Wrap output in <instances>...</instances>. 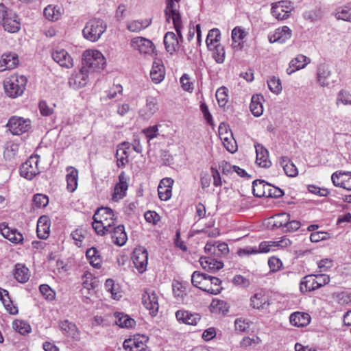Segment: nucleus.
Returning <instances> with one entry per match:
<instances>
[{
    "label": "nucleus",
    "mask_w": 351,
    "mask_h": 351,
    "mask_svg": "<svg viewBox=\"0 0 351 351\" xmlns=\"http://www.w3.org/2000/svg\"><path fill=\"white\" fill-rule=\"evenodd\" d=\"M106 63L104 55L97 50H86L82 54V66L90 73L103 70Z\"/></svg>",
    "instance_id": "nucleus-1"
},
{
    "label": "nucleus",
    "mask_w": 351,
    "mask_h": 351,
    "mask_svg": "<svg viewBox=\"0 0 351 351\" xmlns=\"http://www.w3.org/2000/svg\"><path fill=\"white\" fill-rule=\"evenodd\" d=\"M27 80L24 75H12L3 82V87L6 95L12 98L21 96L25 89Z\"/></svg>",
    "instance_id": "nucleus-2"
},
{
    "label": "nucleus",
    "mask_w": 351,
    "mask_h": 351,
    "mask_svg": "<svg viewBox=\"0 0 351 351\" xmlns=\"http://www.w3.org/2000/svg\"><path fill=\"white\" fill-rule=\"evenodd\" d=\"M107 27L106 24L101 19L89 20L82 30L84 37L91 42L97 41Z\"/></svg>",
    "instance_id": "nucleus-3"
},
{
    "label": "nucleus",
    "mask_w": 351,
    "mask_h": 351,
    "mask_svg": "<svg viewBox=\"0 0 351 351\" xmlns=\"http://www.w3.org/2000/svg\"><path fill=\"white\" fill-rule=\"evenodd\" d=\"M180 0H167L165 8V16L168 22L172 21L176 31L180 34L182 38V29L183 28L181 16L178 10V2Z\"/></svg>",
    "instance_id": "nucleus-4"
},
{
    "label": "nucleus",
    "mask_w": 351,
    "mask_h": 351,
    "mask_svg": "<svg viewBox=\"0 0 351 351\" xmlns=\"http://www.w3.org/2000/svg\"><path fill=\"white\" fill-rule=\"evenodd\" d=\"M104 214H110V208H98L93 215L92 227L99 235H104L108 232L110 223H108V217H104Z\"/></svg>",
    "instance_id": "nucleus-5"
},
{
    "label": "nucleus",
    "mask_w": 351,
    "mask_h": 351,
    "mask_svg": "<svg viewBox=\"0 0 351 351\" xmlns=\"http://www.w3.org/2000/svg\"><path fill=\"white\" fill-rule=\"evenodd\" d=\"M118 180V182L114 185V191L111 194V201L115 202H118L126 197L130 178L124 171H121L119 175Z\"/></svg>",
    "instance_id": "nucleus-6"
},
{
    "label": "nucleus",
    "mask_w": 351,
    "mask_h": 351,
    "mask_svg": "<svg viewBox=\"0 0 351 351\" xmlns=\"http://www.w3.org/2000/svg\"><path fill=\"white\" fill-rule=\"evenodd\" d=\"M7 127L12 134L21 135L31 128V121L29 119L14 116L10 118Z\"/></svg>",
    "instance_id": "nucleus-7"
},
{
    "label": "nucleus",
    "mask_w": 351,
    "mask_h": 351,
    "mask_svg": "<svg viewBox=\"0 0 351 351\" xmlns=\"http://www.w3.org/2000/svg\"><path fill=\"white\" fill-rule=\"evenodd\" d=\"M149 337L145 335H136L133 338L125 339L123 343L125 351H146Z\"/></svg>",
    "instance_id": "nucleus-8"
},
{
    "label": "nucleus",
    "mask_w": 351,
    "mask_h": 351,
    "mask_svg": "<svg viewBox=\"0 0 351 351\" xmlns=\"http://www.w3.org/2000/svg\"><path fill=\"white\" fill-rule=\"evenodd\" d=\"M38 156H31L28 160L23 162L20 167V175L27 179L32 180L39 173L38 168Z\"/></svg>",
    "instance_id": "nucleus-9"
},
{
    "label": "nucleus",
    "mask_w": 351,
    "mask_h": 351,
    "mask_svg": "<svg viewBox=\"0 0 351 351\" xmlns=\"http://www.w3.org/2000/svg\"><path fill=\"white\" fill-rule=\"evenodd\" d=\"M132 259L135 267L140 273L146 270L148 263V253L144 247H136L133 251Z\"/></svg>",
    "instance_id": "nucleus-10"
},
{
    "label": "nucleus",
    "mask_w": 351,
    "mask_h": 351,
    "mask_svg": "<svg viewBox=\"0 0 351 351\" xmlns=\"http://www.w3.org/2000/svg\"><path fill=\"white\" fill-rule=\"evenodd\" d=\"M142 304L149 311L152 316L157 315L159 309L158 298L154 291L144 292L142 295Z\"/></svg>",
    "instance_id": "nucleus-11"
},
{
    "label": "nucleus",
    "mask_w": 351,
    "mask_h": 351,
    "mask_svg": "<svg viewBox=\"0 0 351 351\" xmlns=\"http://www.w3.org/2000/svg\"><path fill=\"white\" fill-rule=\"evenodd\" d=\"M293 8V5L290 1H280L272 4L271 13L276 19L282 20L289 16V13Z\"/></svg>",
    "instance_id": "nucleus-12"
},
{
    "label": "nucleus",
    "mask_w": 351,
    "mask_h": 351,
    "mask_svg": "<svg viewBox=\"0 0 351 351\" xmlns=\"http://www.w3.org/2000/svg\"><path fill=\"white\" fill-rule=\"evenodd\" d=\"M89 72L82 66L79 71H75L69 79V85L74 90L85 86L88 81Z\"/></svg>",
    "instance_id": "nucleus-13"
},
{
    "label": "nucleus",
    "mask_w": 351,
    "mask_h": 351,
    "mask_svg": "<svg viewBox=\"0 0 351 351\" xmlns=\"http://www.w3.org/2000/svg\"><path fill=\"white\" fill-rule=\"evenodd\" d=\"M177 35L173 32H167L164 36L163 42L165 50L170 55H173L180 48V43L183 42V36L182 38L180 34L176 32Z\"/></svg>",
    "instance_id": "nucleus-14"
},
{
    "label": "nucleus",
    "mask_w": 351,
    "mask_h": 351,
    "mask_svg": "<svg viewBox=\"0 0 351 351\" xmlns=\"http://www.w3.org/2000/svg\"><path fill=\"white\" fill-rule=\"evenodd\" d=\"M130 45L134 49L138 51L141 53L151 54L154 50L153 43L150 40L141 36L132 38Z\"/></svg>",
    "instance_id": "nucleus-15"
},
{
    "label": "nucleus",
    "mask_w": 351,
    "mask_h": 351,
    "mask_svg": "<svg viewBox=\"0 0 351 351\" xmlns=\"http://www.w3.org/2000/svg\"><path fill=\"white\" fill-rule=\"evenodd\" d=\"M0 232L5 239L9 240L12 243H23L24 239L23 234L16 229L8 227L5 223H1L0 224Z\"/></svg>",
    "instance_id": "nucleus-16"
},
{
    "label": "nucleus",
    "mask_w": 351,
    "mask_h": 351,
    "mask_svg": "<svg viewBox=\"0 0 351 351\" xmlns=\"http://www.w3.org/2000/svg\"><path fill=\"white\" fill-rule=\"evenodd\" d=\"M275 241H262L260 243L258 247H247L239 249L238 254L239 256H245L250 254H256L258 253H268L274 250Z\"/></svg>",
    "instance_id": "nucleus-17"
},
{
    "label": "nucleus",
    "mask_w": 351,
    "mask_h": 351,
    "mask_svg": "<svg viewBox=\"0 0 351 351\" xmlns=\"http://www.w3.org/2000/svg\"><path fill=\"white\" fill-rule=\"evenodd\" d=\"M131 154V145L129 142L121 143L117 149V165L119 167H123L128 163V157Z\"/></svg>",
    "instance_id": "nucleus-18"
},
{
    "label": "nucleus",
    "mask_w": 351,
    "mask_h": 351,
    "mask_svg": "<svg viewBox=\"0 0 351 351\" xmlns=\"http://www.w3.org/2000/svg\"><path fill=\"white\" fill-rule=\"evenodd\" d=\"M292 35V31L287 26H282L277 28L274 33L269 35V41L271 43H278L280 44L286 43Z\"/></svg>",
    "instance_id": "nucleus-19"
},
{
    "label": "nucleus",
    "mask_w": 351,
    "mask_h": 351,
    "mask_svg": "<svg viewBox=\"0 0 351 351\" xmlns=\"http://www.w3.org/2000/svg\"><path fill=\"white\" fill-rule=\"evenodd\" d=\"M173 183L174 181L171 178H165L160 180L158 186V193L161 200L167 201L171 198Z\"/></svg>",
    "instance_id": "nucleus-20"
},
{
    "label": "nucleus",
    "mask_w": 351,
    "mask_h": 351,
    "mask_svg": "<svg viewBox=\"0 0 351 351\" xmlns=\"http://www.w3.org/2000/svg\"><path fill=\"white\" fill-rule=\"evenodd\" d=\"M176 317L179 322L192 326L197 325L201 319V315L199 314L184 310L177 311Z\"/></svg>",
    "instance_id": "nucleus-21"
},
{
    "label": "nucleus",
    "mask_w": 351,
    "mask_h": 351,
    "mask_svg": "<svg viewBox=\"0 0 351 351\" xmlns=\"http://www.w3.org/2000/svg\"><path fill=\"white\" fill-rule=\"evenodd\" d=\"M158 110V103L156 97L149 96L146 99L145 105L140 110V115L145 119L151 118Z\"/></svg>",
    "instance_id": "nucleus-22"
},
{
    "label": "nucleus",
    "mask_w": 351,
    "mask_h": 351,
    "mask_svg": "<svg viewBox=\"0 0 351 351\" xmlns=\"http://www.w3.org/2000/svg\"><path fill=\"white\" fill-rule=\"evenodd\" d=\"M165 77V69L161 60H156L152 64L150 71V77L154 84H160Z\"/></svg>",
    "instance_id": "nucleus-23"
},
{
    "label": "nucleus",
    "mask_w": 351,
    "mask_h": 351,
    "mask_svg": "<svg viewBox=\"0 0 351 351\" xmlns=\"http://www.w3.org/2000/svg\"><path fill=\"white\" fill-rule=\"evenodd\" d=\"M52 58L60 66L65 68H71L73 66V59L69 53L64 49H57L52 54Z\"/></svg>",
    "instance_id": "nucleus-24"
},
{
    "label": "nucleus",
    "mask_w": 351,
    "mask_h": 351,
    "mask_svg": "<svg viewBox=\"0 0 351 351\" xmlns=\"http://www.w3.org/2000/svg\"><path fill=\"white\" fill-rule=\"evenodd\" d=\"M19 63L18 55L16 53H4L0 58V72L16 68Z\"/></svg>",
    "instance_id": "nucleus-25"
},
{
    "label": "nucleus",
    "mask_w": 351,
    "mask_h": 351,
    "mask_svg": "<svg viewBox=\"0 0 351 351\" xmlns=\"http://www.w3.org/2000/svg\"><path fill=\"white\" fill-rule=\"evenodd\" d=\"M268 296L262 291L254 293L250 298V306L258 310H263L269 306Z\"/></svg>",
    "instance_id": "nucleus-26"
},
{
    "label": "nucleus",
    "mask_w": 351,
    "mask_h": 351,
    "mask_svg": "<svg viewBox=\"0 0 351 351\" xmlns=\"http://www.w3.org/2000/svg\"><path fill=\"white\" fill-rule=\"evenodd\" d=\"M310 62L309 58L302 54L298 55L289 62V67L287 69V73L291 75L296 71L304 69Z\"/></svg>",
    "instance_id": "nucleus-27"
},
{
    "label": "nucleus",
    "mask_w": 351,
    "mask_h": 351,
    "mask_svg": "<svg viewBox=\"0 0 351 351\" xmlns=\"http://www.w3.org/2000/svg\"><path fill=\"white\" fill-rule=\"evenodd\" d=\"M60 327L64 335L75 341L80 339V333L75 324L66 319L60 322Z\"/></svg>",
    "instance_id": "nucleus-28"
},
{
    "label": "nucleus",
    "mask_w": 351,
    "mask_h": 351,
    "mask_svg": "<svg viewBox=\"0 0 351 351\" xmlns=\"http://www.w3.org/2000/svg\"><path fill=\"white\" fill-rule=\"evenodd\" d=\"M254 146L256 154V164L259 167L269 168L271 165V162L269 159V152L267 149L261 144H256Z\"/></svg>",
    "instance_id": "nucleus-29"
},
{
    "label": "nucleus",
    "mask_w": 351,
    "mask_h": 351,
    "mask_svg": "<svg viewBox=\"0 0 351 351\" xmlns=\"http://www.w3.org/2000/svg\"><path fill=\"white\" fill-rule=\"evenodd\" d=\"M290 323L297 327L306 326L311 322L309 314L304 312H295L289 317Z\"/></svg>",
    "instance_id": "nucleus-30"
},
{
    "label": "nucleus",
    "mask_w": 351,
    "mask_h": 351,
    "mask_svg": "<svg viewBox=\"0 0 351 351\" xmlns=\"http://www.w3.org/2000/svg\"><path fill=\"white\" fill-rule=\"evenodd\" d=\"M199 263L204 269L210 271H217L223 267L222 261L212 257H201Z\"/></svg>",
    "instance_id": "nucleus-31"
},
{
    "label": "nucleus",
    "mask_w": 351,
    "mask_h": 351,
    "mask_svg": "<svg viewBox=\"0 0 351 351\" xmlns=\"http://www.w3.org/2000/svg\"><path fill=\"white\" fill-rule=\"evenodd\" d=\"M111 239L113 243L118 246L125 245L128 240V236L124 226L119 225L115 227L113 231H111Z\"/></svg>",
    "instance_id": "nucleus-32"
},
{
    "label": "nucleus",
    "mask_w": 351,
    "mask_h": 351,
    "mask_svg": "<svg viewBox=\"0 0 351 351\" xmlns=\"http://www.w3.org/2000/svg\"><path fill=\"white\" fill-rule=\"evenodd\" d=\"M66 171V189L69 192L73 193L77 187L78 171L73 167H68Z\"/></svg>",
    "instance_id": "nucleus-33"
},
{
    "label": "nucleus",
    "mask_w": 351,
    "mask_h": 351,
    "mask_svg": "<svg viewBox=\"0 0 351 351\" xmlns=\"http://www.w3.org/2000/svg\"><path fill=\"white\" fill-rule=\"evenodd\" d=\"M152 19L132 20L127 23L126 27L131 32L138 33L148 27L152 24Z\"/></svg>",
    "instance_id": "nucleus-34"
},
{
    "label": "nucleus",
    "mask_w": 351,
    "mask_h": 351,
    "mask_svg": "<svg viewBox=\"0 0 351 351\" xmlns=\"http://www.w3.org/2000/svg\"><path fill=\"white\" fill-rule=\"evenodd\" d=\"M270 184L262 180H256L252 183V191L258 197H267Z\"/></svg>",
    "instance_id": "nucleus-35"
},
{
    "label": "nucleus",
    "mask_w": 351,
    "mask_h": 351,
    "mask_svg": "<svg viewBox=\"0 0 351 351\" xmlns=\"http://www.w3.org/2000/svg\"><path fill=\"white\" fill-rule=\"evenodd\" d=\"M263 100V96L261 94L254 95L252 97L250 109L254 117H258L263 114V107L262 101Z\"/></svg>",
    "instance_id": "nucleus-36"
},
{
    "label": "nucleus",
    "mask_w": 351,
    "mask_h": 351,
    "mask_svg": "<svg viewBox=\"0 0 351 351\" xmlns=\"http://www.w3.org/2000/svg\"><path fill=\"white\" fill-rule=\"evenodd\" d=\"M279 162L287 176L295 177L298 174L297 167L288 157L282 156Z\"/></svg>",
    "instance_id": "nucleus-37"
},
{
    "label": "nucleus",
    "mask_w": 351,
    "mask_h": 351,
    "mask_svg": "<svg viewBox=\"0 0 351 351\" xmlns=\"http://www.w3.org/2000/svg\"><path fill=\"white\" fill-rule=\"evenodd\" d=\"M330 75V71L328 66L326 64H320L317 68V79L320 86L324 87L329 85L328 78Z\"/></svg>",
    "instance_id": "nucleus-38"
},
{
    "label": "nucleus",
    "mask_w": 351,
    "mask_h": 351,
    "mask_svg": "<svg viewBox=\"0 0 351 351\" xmlns=\"http://www.w3.org/2000/svg\"><path fill=\"white\" fill-rule=\"evenodd\" d=\"M115 323L121 328H132L136 325L134 319L123 313H114Z\"/></svg>",
    "instance_id": "nucleus-39"
},
{
    "label": "nucleus",
    "mask_w": 351,
    "mask_h": 351,
    "mask_svg": "<svg viewBox=\"0 0 351 351\" xmlns=\"http://www.w3.org/2000/svg\"><path fill=\"white\" fill-rule=\"evenodd\" d=\"M14 276L18 282L25 283L27 282L30 276L29 269L24 265L18 263L15 265Z\"/></svg>",
    "instance_id": "nucleus-40"
},
{
    "label": "nucleus",
    "mask_w": 351,
    "mask_h": 351,
    "mask_svg": "<svg viewBox=\"0 0 351 351\" xmlns=\"http://www.w3.org/2000/svg\"><path fill=\"white\" fill-rule=\"evenodd\" d=\"M315 280V275H308L302 278L300 284V291L307 292L317 289Z\"/></svg>",
    "instance_id": "nucleus-41"
},
{
    "label": "nucleus",
    "mask_w": 351,
    "mask_h": 351,
    "mask_svg": "<svg viewBox=\"0 0 351 351\" xmlns=\"http://www.w3.org/2000/svg\"><path fill=\"white\" fill-rule=\"evenodd\" d=\"M0 300L2 301L5 309L12 315L18 313L17 307L12 304L9 297V293L7 290L0 288Z\"/></svg>",
    "instance_id": "nucleus-42"
},
{
    "label": "nucleus",
    "mask_w": 351,
    "mask_h": 351,
    "mask_svg": "<svg viewBox=\"0 0 351 351\" xmlns=\"http://www.w3.org/2000/svg\"><path fill=\"white\" fill-rule=\"evenodd\" d=\"M4 29L10 33H16L21 29V23L18 15L14 13V16L9 17L3 25Z\"/></svg>",
    "instance_id": "nucleus-43"
},
{
    "label": "nucleus",
    "mask_w": 351,
    "mask_h": 351,
    "mask_svg": "<svg viewBox=\"0 0 351 351\" xmlns=\"http://www.w3.org/2000/svg\"><path fill=\"white\" fill-rule=\"evenodd\" d=\"M86 256L87 259L89 261L90 264L93 267L97 269L101 267V258L99 254V252L95 247H91L87 250Z\"/></svg>",
    "instance_id": "nucleus-44"
},
{
    "label": "nucleus",
    "mask_w": 351,
    "mask_h": 351,
    "mask_svg": "<svg viewBox=\"0 0 351 351\" xmlns=\"http://www.w3.org/2000/svg\"><path fill=\"white\" fill-rule=\"evenodd\" d=\"M291 218L290 215L286 213H282L278 215H276L273 217V225L274 228H280L282 231H283L285 228L287 223H288V220Z\"/></svg>",
    "instance_id": "nucleus-45"
},
{
    "label": "nucleus",
    "mask_w": 351,
    "mask_h": 351,
    "mask_svg": "<svg viewBox=\"0 0 351 351\" xmlns=\"http://www.w3.org/2000/svg\"><path fill=\"white\" fill-rule=\"evenodd\" d=\"M221 38L220 31L214 28L210 29L207 35L206 43L208 49H212V47L216 44H219V42Z\"/></svg>",
    "instance_id": "nucleus-46"
},
{
    "label": "nucleus",
    "mask_w": 351,
    "mask_h": 351,
    "mask_svg": "<svg viewBox=\"0 0 351 351\" xmlns=\"http://www.w3.org/2000/svg\"><path fill=\"white\" fill-rule=\"evenodd\" d=\"M336 18L339 20L351 21V2L337 10Z\"/></svg>",
    "instance_id": "nucleus-47"
},
{
    "label": "nucleus",
    "mask_w": 351,
    "mask_h": 351,
    "mask_svg": "<svg viewBox=\"0 0 351 351\" xmlns=\"http://www.w3.org/2000/svg\"><path fill=\"white\" fill-rule=\"evenodd\" d=\"M351 174L350 171H345V172H335L332 173L331 176V180L333 183V184L335 186H339L343 188L346 190H348V184H349V182H347V180H341V177L343 176L350 175Z\"/></svg>",
    "instance_id": "nucleus-48"
},
{
    "label": "nucleus",
    "mask_w": 351,
    "mask_h": 351,
    "mask_svg": "<svg viewBox=\"0 0 351 351\" xmlns=\"http://www.w3.org/2000/svg\"><path fill=\"white\" fill-rule=\"evenodd\" d=\"M213 58L217 63L221 64L225 60V49L224 47L221 44H216L212 47Z\"/></svg>",
    "instance_id": "nucleus-49"
},
{
    "label": "nucleus",
    "mask_w": 351,
    "mask_h": 351,
    "mask_svg": "<svg viewBox=\"0 0 351 351\" xmlns=\"http://www.w3.org/2000/svg\"><path fill=\"white\" fill-rule=\"evenodd\" d=\"M84 278H86L83 281V288L81 290L82 294L84 295L88 293L90 290H93L96 287V280L92 278L90 273H86L84 274Z\"/></svg>",
    "instance_id": "nucleus-50"
},
{
    "label": "nucleus",
    "mask_w": 351,
    "mask_h": 351,
    "mask_svg": "<svg viewBox=\"0 0 351 351\" xmlns=\"http://www.w3.org/2000/svg\"><path fill=\"white\" fill-rule=\"evenodd\" d=\"M48 204L49 199L47 195L40 193L34 195L32 199V207L34 209L45 208Z\"/></svg>",
    "instance_id": "nucleus-51"
},
{
    "label": "nucleus",
    "mask_w": 351,
    "mask_h": 351,
    "mask_svg": "<svg viewBox=\"0 0 351 351\" xmlns=\"http://www.w3.org/2000/svg\"><path fill=\"white\" fill-rule=\"evenodd\" d=\"M216 99L220 107H224L228 101V90L225 86L219 88L215 94Z\"/></svg>",
    "instance_id": "nucleus-52"
},
{
    "label": "nucleus",
    "mask_w": 351,
    "mask_h": 351,
    "mask_svg": "<svg viewBox=\"0 0 351 351\" xmlns=\"http://www.w3.org/2000/svg\"><path fill=\"white\" fill-rule=\"evenodd\" d=\"M13 328L21 335H26L31 332L30 325L23 320H15L12 324Z\"/></svg>",
    "instance_id": "nucleus-53"
},
{
    "label": "nucleus",
    "mask_w": 351,
    "mask_h": 351,
    "mask_svg": "<svg viewBox=\"0 0 351 351\" xmlns=\"http://www.w3.org/2000/svg\"><path fill=\"white\" fill-rule=\"evenodd\" d=\"M335 104L337 106L340 104L344 106H351V93L346 90H341L337 95Z\"/></svg>",
    "instance_id": "nucleus-54"
},
{
    "label": "nucleus",
    "mask_w": 351,
    "mask_h": 351,
    "mask_svg": "<svg viewBox=\"0 0 351 351\" xmlns=\"http://www.w3.org/2000/svg\"><path fill=\"white\" fill-rule=\"evenodd\" d=\"M332 298L340 305H346L351 302V293L348 291L334 293Z\"/></svg>",
    "instance_id": "nucleus-55"
},
{
    "label": "nucleus",
    "mask_w": 351,
    "mask_h": 351,
    "mask_svg": "<svg viewBox=\"0 0 351 351\" xmlns=\"http://www.w3.org/2000/svg\"><path fill=\"white\" fill-rule=\"evenodd\" d=\"M123 86L120 84H114L111 86V100L114 99L113 102L121 101L123 98Z\"/></svg>",
    "instance_id": "nucleus-56"
},
{
    "label": "nucleus",
    "mask_w": 351,
    "mask_h": 351,
    "mask_svg": "<svg viewBox=\"0 0 351 351\" xmlns=\"http://www.w3.org/2000/svg\"><path fill=\"white\" fill-rule=\"evenodd\" d=\"M14 12L8 9L3 3H0V24L3 26L7 19L14 16Z\"/></svg>",
    "instance_id": "nucleus-57"
},
{
    "label": "nucleus",
    "mask_w": 351,
    "mask_h": 351,
    "mask_svg": "<svg viewBox=\"0 0 351 351\" xmlns=\"http://www.w3.org/2000/svg\"><path fill=\"white\" fill-rule=\"evenodd\" d=\"M182 88L187 92L192 93L194 89L193 83L191 81L189 75L184 73L180 79Z\"/></svg>",
    "instance_id": "nucleus-58"
},
{
    "label": "nucleus",
    "mask_w": 351,
    "mask_h": 351,
    "mask_svg": "<svg viewBox=\"0 0 351 351\" xmlns=\"http://www.w3.org/2000/svg\"><path fill=\"white\" fill-rule=\"evenodd\" d=\"M207 274L195 271L191 276V282L193 286L199 288L202 283L207 279Z\"/></svg>",
    "instance_id": "nucleus-59"
},
{
    "label": "nucleus",
    "mask_w": 351,
    "mask_h": 351,
    "mask_svg": "<svg viewBox=\"0 0 351 351\" xmlns=\"http://www.w3.org/2000/svg\"><path fill=\"white\" fill-rule=\"evenodd\" d=\"M39 290L47 300L51 301L55 299L56 293L48 285H41L39 287Z\"/></svg>",
    "instance_id": "nucleus-60"
},
{
    "label": "nucleus",
    "mask_w": 351,
    "mask_h": 351,
    "mask_svg": "<svg viewBox=\"0 0 351 351\" xmlns=\"http://www.w3.org/2000/svg\"><path fill=\"white\" fill-rule=\"evenodd\" d=\"M267 85L269 89L275 94H279L282 90L280 80L275 77L267 81Z\"/></svg>",
    "instance_id": "nucleus-61"
},
{
    "label": "nucleus",
    "mask_w": 351,
    "mask_h": 351,
    "mask_svg": "<svg viewBox=\"0 0 351 351\" xmlns=\"http://www.w3.org/2000/svg\"><path fill=\"white\" fill-rule=\"evenodd\" d=\"M45 18L49 21H56L59 18V12L56 10L55 7L49 5L47 6L43 12Z\"/></svg>",
    "instance_id": "nucleus-62"
},
{
    "label": "nucleus",
    "mask_w": 351,
    "mask_h": 351,
    "mask_svg": "<svg viewBox=\"0 0 351 351\" xmlns=\"http://www.w3.org/2000/svg\"><path fill=\"white\" fill-rule=\"evenodd\" d=\"M247 33L241 27L237 26L232 31V40L233 42H238L243 40L247 36Z\"/></svg>",
    "instance_id": "nucleus-63"
},
{
    "label": "nucleus",
    "mask_w": 351,
    "mask_h": 351,
    "mask_svg": "<svg viewBox=\"0 0 351 351\" xmlns=\"http://www.w3.org/2000/svg\"><path fill=\"white\" fill-rule=\"evenodd\" d=\"M85 231L82 228H79L73 231L71 234V237L75 241V245L78 247L81 246L82 242L85 238Z\"/></svg>",
    "instance_id": "nucleus-64"
}]
</instances>
